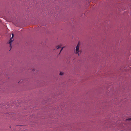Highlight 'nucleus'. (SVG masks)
Returning a JSON list of instances; mask_svg holds the SVG:
<instances>
[{
	"label": "nucleus",
	"instance_id": "f257e3e1",
	"mask_svg": "<svg viewBox=\"0 0 131 131\" xmlns=\"http://www.w3.org/2000/svg\"><path fill=\"white\" fill-rule=\"evenodd\" d=\"M12 38H10V39L9 40V41L8 43L9 44L10 46L11 47V43L13 41V38L14 36V35L13 34H12Z\"/></svg>",
	"mask_w": 131,
	"mask_h": 131
},
{
	"label": "nucleus",
	"instance_id": "f03ea898",
	"mask_svg": "<svg viewBox=\"0 0 131 131\" xmlns=\"http://www.w3.org/2000/svg\"><path fill=\"white\" fill-rule=\"evenodd\" d=\"M79 44H78L77 46L75 51V53L76 54L78 53L79 52Z\"/></svg>",
	"mask_w": 131,
	"mask_h": 131
},
{
	"label": "nucleus",
	"instance_id": "7ed1b4c3",
	"mask_svg": "<svg viewBox=\"0 0 131 131\" xmlns=\"http://www.w3.org/2000/svg\"><path fill=\"white\" fill-rule=\"evenodd\" d=\"M61 45H59V46H57L56 47V48H57V49H58L60 48H61Z\"/></svg>",
	"mask_w": 131,
	"mask_h": 131
},
{
	"label": "nucleus",
	"instance_id": "20e7f679",
	"mask_svg": "<svg viewBox=\"0 0 131 131\" xmlns=\"http://www.w3.org/2000/svg\"><path fill=\"white\" fill-rule=\"evenodd\" d=\"M63 74V73L62 72H60V75H62Z\"/></svg>",
	"mask_w": 131,
	"mask_h": 131
},
{
	"label": "nucleus",
	"instance_id": "39448f33",
	"mask_svg": "<svg viewBox=\"0 0 131 131\" xmlns=\"http://www.w3.org/2000/svg\"><path fill=\"white\" fill-rule=\"evenodd\" d=\"M64 48V47H63L61 49V50H60V52L59 53V54L61 52V51L62 50H63V49Z\"/></svg>",
	"mask_w": 131,
	"mask_h": 131
},
{
	"label": "nucleus",
	"instance_id": "423d86ee",
	"mask_svg": "<svg viewBox=\"0 0 131 131\" xmlns=\"http://www.w3.org/2000/svg\"><path fill=\"white\" fill-rule=\"evenodd\" d=\"M128 120H131V118H129L127 119Z\"/></svg>",
	"mask_w": 131,
	"mask_h": 131
},
{
	"label": "nucleus",
	"instance_id": "0eeeda50",
	"mask_svg": "<svg viewBox=\"0 0 131 131\" xmlns=\"http://www.w3.org/2000/svg\"><path fill=\"white\" fill-rule=\"evenodd\" d=\"M32 71H35V69H32Z\"/></svg>",
	"mask_w": 131,
	"mask_h": 131
}]
</instances>
